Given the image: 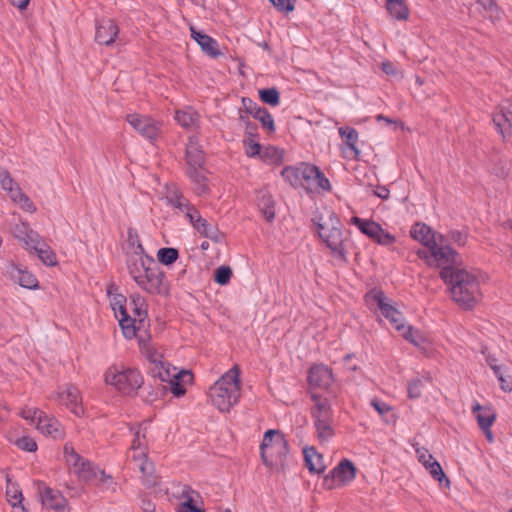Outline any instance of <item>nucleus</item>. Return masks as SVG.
<instances>
[{
  "mask_svg": "<svg viewBox=\"0 0 512 512\" xmlns=\"http://www.w3.org/2000/svg\"><path fill=\"white\" fill-rule=\"evenodd\" d=\"M439 277L448 285L452 299L462 308L471 309L477 303L480 293V283L477 277L466 269H445L439 272Z\"/></svg>",
  "mask_w": 512,
  "mask_h": 512,
  "instance_id": "nucleus-1",
  "label": "nucleus"
},
{
  "mask_svg": "<svg viewBox=\"0 0 512 512\" xmlns=\"http://www.w3.org/2000/svg\"><path fill=\"white\" fill-rule=\"evenodd\" d=\"M212 404L220 412H229L241 396L240 369L233 366L222 375L209 390Z\"/></svg>",
  "mask_w": 512,
  "mask_h": 512,
  "instance_id": "nucleus-2",
  "label": "nucleus"
},
{
  "mask_svg": "<svg viewBox=\"0 0 512 512\" xmlns=\"http://www.w3.org/2000/svg\"><path fill=\"white\" fill-rule=\"evenodd\" d=\"M323 218H313L312 222L316 226V232L323 243L330 249L331 254L347 263V243L348 239L343 235V225L336 213L330 211L328 220L322 222Z\"/></svg>",
  "mask_w": 512,
  "mask_h": 512,
  "instance_id": "nucleus-3",
  "label": "nucleus"
},
{
  "mask_svg": "<svg viewBox=\"0 0 512 512\" xmlns=\"http://www.w3.org/2000/svg\"><path fill=\"white\" fill-rule=\"evenodd\" d=\"M310 397L314 402L310 413L316 429L317 438L320 442L328 441L335 435L331 404L326 397H323L320 394L312 392Z\"/></svg>",
  "mask_w": 512,
  "mask_h": 512,
  "instance_id": "nucleus-4",
  "label": "nucleus"
},
{
  "mask_svg": "<svg viewBox=\"0 0 512 512\" xmlns=\"http://www.w3.org/2000/svg\"><path fill=\"white\" fill-rule=\"evenodd\" d=\"M105 382L114 386L125 395H131L143 385V377L137 369L127 368L119 371L110 367L105 372Z\"/></svg>",
  "mask_w": 512,
  "mask_h": 512,
  "instance_id": "nucleus-5",
  "label": "nucleus"
},
{
  "mask_svg": "<svg viewBox=\"0 0 512 512\" xmlns=\"http://www.w3.org/2000/svg\"><path fill=\"white\" fill-rule=\"evenodd\" d=\"M430 258L428 265L436 264L443 272L446 268L456 270L462 265V258L459 253L446 244L445 236L439 235L438 242H432L430 246Z\"/></svg>",
  "mask_w": 512,
  "mask_h": 512,
  "instance_id": "nucleus-6",
  "label": "nucleus"
},
{
  "mask_svg": "<svg viewBox=\"0 0 512 512\" xmlns=\"http://www.w3.org/2000/svg\"><path fill=\"white\" fill-rule=\"evenodd\" d=\"M137 285L146 292L153 295H168L169 284L166 281L165 272L154 262L147 272L139 280Z\"/></svg>",
  "mask_w": 512,
  "mask_h": 512,
  "instance_id": "nucleus-7",
  "label": "nucleus"
},
{
  "mask_svg": "<svg viewBox=\"0 0 512 512\" xmlns=\"http://www.w3.org/2000/svg\"><path fill=\"white\" fill-rule=\"evenodd\" d=\"M37 493L40 497L42 505L54 510L55 512H63L67 505L66 498L60 491L48 487L43 481H36Z\"/></svg>",
  "mask_w": 512,
  "mask_h": 512,
  "instance_id": "nucleus-8",
  "label": "nucleus"
},
{
  "mask_svg": "<svg viewBox=\"0 0 512 512\" xmlns=\"http://www.w3.org/2000/svg\"><path fill=\"white\" fill-rule=\"evenodd\" d=\"M126 120L135 131L150 141L155 140L160 133V123L150 117L134 113L128 114Z\"/></svg>",
  "mask_w": 512,
  "mask_h": 512,
  "instance_id": "nucleus-9",
  "label": "nucleus"
},
{
  "mask_svg": "<svg viewBox=\"0 0 512 512\" xmlns=\"http://www.w3.org/2000/svg\"><path fill=\"white\" fill-rule=\"evenodd\" d=\"M355 477L356 467L353 462L348 459H342L338 465L325 476L323 485L327 489H332L335 480L345 484L354 480Z\"/></svg>",
  "mask_w": 512,
  "mask_h": 512,
  "instance_id": "nucleus-10",
  "label": "nucleus"
},
{
  "mask_svg": "<svg viewBox=\"0 0 512 512\" xmlns=\"http://www.w3.org/2000/svg\"><path fill=\"white\" fill-rule=\"evenodd\" d=\"M289 443L285 440H279L270 451H268L267 462L265 466L276 469L278 472H284L288 467Z\"/></svg>",
  "mask_w": 512,
  "mask_h": 512,
  "instance_id": "nucleus-11",
  "label": "nucleus"
},
{
  "mask_svg": "<svg viewBox=\"0 0 512 512\" xmlns=\"http://www.w3.org/2000/svg\"><path fill=\"white\" fill-rule=\"evenodd\" d=\"M241 102L246 114H250L253 118L257 119L268 132H275L276 127L273 116L265 107L258 106L257 103L249 97H242Z\"/></svg>",
  "mask_w": 512,
  "mask_h": 512,
  "instance_id": "nucleus-12",
  "label": "nucleus"
},
{
  "mask_svg": "<svg viewBox=\"0 0 512 512\" xmlns=\"http://www.w3.org/2000/svg\"><path fill=\"white\" fill-rule=\"evenodd\" d=\"M310 163L301 162L295 166H285L281 171V176L288 182L292 187H302L306 191L308 190L307 174Z\"/></svg>",
  "mask_w": 512,
  "mask_h": 512,
  "instance_id": "nucleus-13",
  "label": "nucleus"
},
{
  "mask_svg": "<svg viewBox=\"0 0 512 512\" xmlns=\"http://www.w3.org/2000/svg\"><path fill=\"white\" fill-rule=\"evenodd\" d=\"M307 381L311 388L328 390L334 382L332 370L323 364L313 365L309 369Z\"/></svg>",
  "mask_w": 512,
  "mask_h": 512,
  "instance_id": "nucleus-14",
  "label": "nucleus"
},
{
  "mask_svg": "<svg viewBox=\"0 0 512 512\" xmlns=\"http://www.w3.org/2000/svg\"><path fill=\"white\" fill-rule=\"evenodd\" d=\"M153 257L145 254L126 256V265L132 279L138 283L147 270L154 265Z\"/></svg>",
  "mask_w": 512,
  "mask_h": 512,
  "instance_id": "nucleus-15",
  "label": "nucleus"
},
{
  "mask_svg": "<svg viewBox=\"0 0 512 512\" xmlns=\"http://www.w3.org/2000/svg\"><path fill=\"white\" fill-rule=\"evenodd\" d=\"M119 33L117 24L112 19L96 20L95 41L102 45H111Z\"/></svg>",
  "mask_w": 512,
  "mask_h": 512,
  "instance_id": "nucleus-16",
  "label": "nucleus"
},
{
  "mask_svg": "<svg viewBox=\"0 0 512 512\" xmlns=\"http://www.w3.org/2000/svg\"><path fill=\"white\" fill-rule=\"evenodd\" d=\"M495 129L505 140L511 134L512 128V101L506 106H500L499 110L493 114L492 118Z\"/></svg>",
  "mask_w": 512,
  "mask_h": 512,
  "instance_id": "nucleus-17",
  "label": "nucleus"
},
{
  "mask_svg": "<svg viewBox=\"0 0 512 512\" xmlns=\"http://www.w3.org/2000/svg\"><path fill=\"white\" fill-rule=\"evenodd\" d=\"M133 460L137 462V466L143 474L142 482L145 487L151 489L160 486L159 477L153 474L154 464L147 459L144 452H141L138 456L134 455Z\"/></svg>",
  "mask_w": 512,
  "mask_h": 512,
  "instance_id": "nucleus-18",
  "label": "nucleus"
},
{
  "mask_svg": "<svg viewBox=\"0 0 512 512\" xmlns=\"http://www.w3.org/2000/svg\"><path fill=\"white\" fill-rule=\"evenodd\" d=\"M191 37L201 47V50L212 58H217L221 55L217 41L203 31L196 30L194 27L190 28Z\"/></svg>",
  "mask_w": 512,
  "mask_h": 512,
  "instance_id": "nucleus-19",
  "label": "nucleus"
},
{
  "mask_svg": "<svg viewBox=\"0 0 512 512\" xmlns=\"http://www.w3.org/2000/svg\"><path fill=\"white\" fill-rule=\"evenodd\" d=\"M10 279L26 289H37L38 280L34 274L23 270L15 264H11L8 270Z\"/></svg>",
  "mask_w": 512,
  "mask_h": 512,
  "instance_id": "nucleus-20",
  "label": "nucleus"
},
{
  "mask_svg": "<svg viewBox=\"0 0 512 512\" xmlns=\"http://www.w3.org/2000/svg\"><path fill=\"white\" fill-rule=\"evenodd\" d=\"M307 176H308L307 183H306V184H308L307 192L312 191L313 187L321 188L325 191H331L332 187H331L330 181L316 165H313V164L309 165Z\"/></svg>",
  "mask_w": 512,
  "mask_h": 512,
  "instance_id": "nucleus-21",
  "label": "nucleus"
},
{
  "mask_svg": "<svg viewBox=\"0 0 512 512\" xmlns=\"http://www.w3.org/2000/svg\"><path fill=\"white\" fill-rule=\"evenodd\" d=\"M410 235L414 240L419 241L429 249L432 242H438L431 227L425 223H415L411 228Z\"/></svg>",
  "mask_w": 512,
  "mask_h": 512,
  "instance_id": "nucleus-22",
  "label": "nucleus"
},
{
  "mask_svg": "<svg viewBox=\"0 0 512 512\" xmlns=\"http://www.w3.org/2000/svg\"><path fill=\"white\" fill-rule=\"evenodd\" d=\"M37 429L54 439H61L63 437V431L59 421L55 418L48 417L45 413L39 418V421H37Z\"/></svg>",
  "mask_w": 512,
  "mask_h": 512,
  "instance_id": "nucleus-23",
  "label": "nucleus"
},
{
  "mask_svg": "<svg viewBox=\"0 0 512 512\" xmlns=\"http://www.w3.org/2000/svg\"><path fill=\"white\" fill-rule=\"evenodd\" d=\"M305 465L311 473L320 474L324 472L325 465L323 456L314 447H306L303 450Z\"/></svg>",
  "mask_w": 512,
  "mask_h": 512,
  "instance_id": "nucleus-24",
  "label": "nucleus"
},
{
  "mask_svg": "<svg viewBox=\"0 0 512 512\" xmlns=\"http://www.w3.org/2000/svg\"><path fill=\"white\" fill-rule=\"evenodd\" d=\"M472 412L480 428H491L496 420V413L491 407L476 403L472 407Z\"/></svg>",
  "mask_w": 512,
  "mask_h": 512,
  "instance_id": "nucleus-25",
  "label": "nucleus"
},
{
  "mask_svg": "<svg viewBox=\"0 0 512 512\" xmlns=\"http://www.w3.org/2000/svg\"><path fill=\"white\" fill-rule=\"evenodd\" d=\"M284 434L279 430L269 429L264 433L263 440L260 445V455L263 462H267L268 451L274 448L276 442L285 440Z\"/></svg>",
  "mask_w": 512,
  "mask_h": 512,
  "instance_id": "nucleus-26",
  "label": "nucleus"
},
{
  "mask_svg": "<svg viewBox=\"0 0 512 512\" xmlns=\"http://www.w3.org/2000/svg\"><path fill=\"white\" fill-rule=\"evenodd\" d=\"M186 160L189 167H202L205 162L204 152L198 142L192 138L186 147Z\"/></svg>",
  "mask_w": 512,
  "mask_h": 512,
  "instance_id": "nucleus-27",
  "label": "nucleus"
},
{
  "mask_svg": "<svg viewBox=\"0 0 512 512\" xmlns=\"http://www.w3.org/2000/svg\"><path fill=\"white\" fill-rule=\"evenodd\" d=\"M341 138L343 139L344 143L349 147L352 158L355 160L360 159V150L357 147L358 142V132L355 128L344 126L340 127L338 130Z\"/></svg>",
  "mask_w": 512,
  "mask_h": 512,
  "instance_id": "nucleus-28",
  "label": "nucleus"
},
{
  "mask_svg": "<svg viewBox=\"0 0 512 512\" xmlns=\"http://www.w3.org/2000/svg\"><path fill=\"white\" fill-rule=\"evenodd\" d=\"M351 223L357 226L361 233L368 236L372 240L378 237V233L382 232L381 225L371 220H365L354 216L351 218Z\"/></svg>",
  "mask_w": 512,
  "mask_h": 512,
  "instance_id": "nucleus-29",
  "label": "nucleus"
},
{
  "mask_svg": "<svg viewBox=\"0 0 512 512\" xmlns=\"http://www.w3.org/2000/svg\"><path fill=\"white\" fill-rule=\"evenodd\" d=\"M124 250L126 256L146 253L140 241L138 232L133 227H129L127 229V240L126 247L124 248Z\"/></svg>",
  "mask_w": 512,
  "mask_h": 512,
  "instance_id": "nucleus-30",
  "label": "nucleus"
},
{
  "mask_svg": "<svg viewBox=\"0 0 512 512\" xmlns=\"http://www.w3.org/2000/svg\"><path fill=\"white\" fill-rule=\"evenodd\" d=\"M116 291L117 287L115 284H111L107 288L111 308L115 314L117 312H119L120 315L126 314L128 313L126 309L127 298L123 294L117 293Z\"/></svg>",
  "mask_w": 512,
  "mask_h": 512,
  "instance_id": "nucleus-31",
  "label": "nucleus"
},
{
  "mask_svg": "<svg viewBox=\"0 0 512 512\" xmlns=\"http://www.w3.org/2000/svg\"><path fill=\"white\" fill-rule=\"evenodd\" d=\"M258 207L267 222H272L275 218V202L273 197L267 192H261L258 197Z\"/></svg>",
  "mask_w": 512,
  "mask_h": 512,
  "instance_id": "nucleus-32",
  "label": "nucleus"
},
{
  "mask_svg": "<svg viewBox=\"0 0 512 512\" xmlns=\"http://www.w3.org/2000/svg\"><path fill=\"white\" fill-rule=\"evenodd\" d=\"M386 7L389 14L397 20H407L409 8L405 0H386Z\"/></svg>",
  "mask_w": 512,
  "mask_h": 512,
  "instance_id": "nucleus-33",
  "label": "nucleus"
},
{
  "mask_svg": "<svg viewBox=\"0 0 512 512\" xmlns=\"http://www.w3.org/2000/svg\"><path fill=\"white\" fill-rule=\"evenodd\" d=\"M130 305L132 306V311L135 317L138 320L139 326L142 325L147 318V304L140 294H132L130 296Z\"/></svg>",
  "mask_w": 512,
  "mask_h": 512,
  "instance_id": "nucleus-34",
  "label": "nucleus"
},
{
  "mask_svg": "<svg viewBox=\"0 0 512 512\" xmlns=\"http://www.w3.org/2000/svg\"><path fill=\"white\" fill-rule=\"evenodd\" d=\"M181 378H188L190 381L193 379V374L189 371L176 372V368H173V379L168 384L170 391L176 397H181L186 393L184 385L180 382Z\"/></svg>",
  "mask_w": 512,
  "mask_h": 512,
  "instance_id": "nucleus-35",
  "label": "nucleus"
},
{
  "mask_svg": "<svg viewBox=\"0 0 512 512\" xmlns=\"http://www.w3.org/2000/svg\"><path fill=\"white\" fill-rule=\"evenodd\" d=\"M59 396H60L61 401L63 403H65L67 406H70L72 408V411L76 415L80 414V411H79V408H78L79 390H78L77 387H75L73 385H70ZM80 410L82 411L81 407H80Z\"/></svg>",
  "mask_w": 512,
  "mask_h": 512,
  "instance_id": "nucleus-36",
  "label": "nucleus"
},
{
  "mask_svg": "<svg viewBox=\"0 0 512 512\" xmlns=\"http://www.w3.org/2000/svg\"><path fill=\"white\" fill-rule=\"evenodd\" d=\"M168 204L174 208L184 212L185 209L190 205L189 201L183 196V194L177 189L176 186L168 188L167 193Z\"/></svg>",
  "mask_w": 512,
  "mask_h": 512,
  "instance_id": "nucleus-37",
  "label": "nucleus"
},
{
  "mask_svg": "<svg viewBox=\"0 0 512 512\" xmlns=\"http://www.w3.org/2000/svg\"><path fill=\"white\" fill-rule=\"evenodd\" d=\"M137 318H132L128 313L121 315L119 325L126 339H132L136 336L139 326H136Z\"/></svg>",
  "mask_w": 512,
  "mask_h": 512,
  "instance_id": "nucleus-38",
  "label": "nucleus"
},
{
  "mask_svg": "<svg viewBox=\"0 0 512 512\" xmlns=\"http://www.w3.org/2000/svg\"><path fill=\"white\" fill-rule=\"evenodd\" d=\"M200 168L201 167H189L187 172L190 179L197 185L195 188L197 194L205 193L208 190L206 184L207 178L203 172L200 171Z\"/></svg>",
  "mask_w": 512,
  "mask_h": 512,
  "instance_id": "nucleus-39",
  "label": "nucleus"
},
{
  "mask_svg": "<svg viewBox=\"0 0 512 512\" xmlns=\"http://www.w3.org/2000/svg\"><path fill=\"white\" fill-rule=\"evenodd\" d=\"M179 258V251L174 247H163L157 252V259L160 264L170 266Z\"/></svg>",
  "mask_w": 512,
  "mask_h": 512,
  "instance_id": "nucleus-40",
  "label": "nucleus"
},
{
  "mask_svg": "<svg viewBox=\"0 0 512 512\" xmlns=\"http://www.w3.org/2000/svg\"><path fill=\"white\" fill-rule=\"evenodd\" d=\"M386 319H388L391 325L398 331H402L405 329L404 316L403 314L394 306L389 307L382 314Z\"/></svg>",
  "mask_w": 512,
  "mask_h": 512,
  "instance_id": "nucleus-41",
  "label": "nucleus"
},
{
  "mask_svg": "<svg viewBox=\"0 0 512 512\" xmlns=\"http://www.w3.org/2000/svg\"><path fill=\"white\" fill-rule=\"evenodd\" d=\"M259 99L264 104L277 106L280 103V92L277 88H263L259 90Z\"/></svg>",
  "mask_w": 512,
  "mask_h": 512,
  "instance_id": "nucleus-42",
  "label": "nucleus"
},
{
  "mask_svg": "<svg viewBox=\"0 0 512 512\" xmlns=\"http://www.w3.org/2000/svg\"><path fill=\"white\" fill-rule=\"evenodd\" d=\"M0 183L4 190H6L13 199L15 197L14 190L15 189H21L19 185L14 181V179L11 177L8 170L0 167Z\"/></svg>",
  "mask_w": 512,
  "mask_h": 512,
  "instance_id": "nucleus-43",
  "label": "nucleus"
},
{
  "mask_svg": "<svg viewBox=\"0 0 512 512\" xmlns=\"http://www.w3.org/2000/svg\"><path fill=\"white\" fill-rule=\"evenodd\" d=\"M426 470H428L429 473L431 474V476L435 480H437L440 484L445 482V486L448 487L450 485V480L444 473V471L438 461L433 460L431 463H428V465H426Z\"/></svg>",
  "mask_w": 512,
  "mask_h": 512,
  "instance_id": "nucleus-44",
  "label": "nucleus"
},
{
  "mask_svg": "<svg viewBox=\"0 0 512 512\" xmlns=\"http://www.w3.org/2000/svg\"><path fill=\"white\" fill-rule=\"evenodd\" d=\"M38 257L41 259V261L48 266H54L56 265V255L53 252V250L47 246L45 243H42V245L35 250Z\"/></svg>",
  "mask_w": 512,
  "mask_h": 512,
  "instance_id": "nucleus-45",
  "label": "nucleus"
},
{
  "mask_svg": "<svg viewBox=\"0 0 512 512\" xmlns=\"http://www.w3.org/2000/svg\"><path fill=\"white\" fill-rule=\"evenodd\" d=\"M260 158L264 161L269 160L271 163L279 164L283 161V151L275 146H268L263 150Z\"/></svg>",
  "mask_w": 512,
  "mask_h": 512,
  "instance_id": "nucleus-46",
  "label": "nucleus"
},
{
  "mask_svg": "<svg viewBox=\"0 0 512 512\" xmlns=\"http://www.w3.org/2000/svg\"><path fill=\"white\" fill-rule=\"evenodd\" d=\"M232 277V269L229 266H220L214 271V281L221 285H227Z\"/></svg>",
  "mask_w": 512,
  "mask_h": 512,
  "instance_id": "nucleus-47",
  "label": "nucleus"
},
{
  "mask_svg": "<svg viewBox=\"0 0 512 512\" xmlns=\"http://www.w3.org/2000/svg\"><path fill=\"white\" fill-rule=\"evenodd\" d=\"M14 194L15 197L12 200L19 203L21 208L28 212H34L36 210L33 202L25 193H23L22 189H15Z\"/></svg>",
  "mask_w": 512,
  "mask_h": 512,
  "instance_id": "nucleus-48",
  "label": "nucleus"
},
{
  "mask_svg": "<svg viewBox=\"0 0 512 512\" xmlns=\"http://www.w3.org/2000/svg\"><path fill=\"white\" fill-rule=\"evenodd\" d=\"M197 114L193 111H180L175 114V120L184 128H189L194 124Z\"/></svg>",
  "mask_w": 512,
  "mask_h": 512,
  "instance_id": "nucleus-49",
  "label": "nucleus"
},
{
  "mask_svg": "<svg viewBox=\"0 0 512 512\" xmlns=\"http://www.w3.org/2000/svg\"><path fill=\"white\" fill-rule=\"evenodd\" d=\"M424 388V380L421 378H414L408 382L407 392L408 397L411 399H417L421 396Z\"/></svg>",
  "mask_w": 512,
  "mask_h": 512,
  "instance_id": "nucleus-50",
  "label": "nucleus"
},
{
  "mask_svg": "<svg viewBox=\"0 0 512 512\" xmlns=\"http://www.w3.org/2000/svg\"><path fill=\"white\" fill-rule=\"evenodd\" d=\"M200 234L205 238H209L215 243H221L225 237L224 233H222L216 226H213L209 223L202 229Z\"/></svg>",
  "mask_w": 512,
  "mask_h": 512,
  "instance_id": "nucleus-51",
  "label": "nucleus"
},
{
  "mask_svg": "<svg viewBox=\"0 0 512 512\" xmlns=\"http://www.w3.org/2000/svg\"><path fill=\"white\" fill-rule=\"evenodd\" d=\"M402 336L405 340L417 347H419L424 340L419 331L415 330L412 326H405V329L402 330Z\"/></svg>",
  "mask_w": 512,
  "mask_h": 512,
  "instance_id": "nucleus-52",
  "label": "nucleus"
},
{
  "mask_svg": "<svg viewBox=\"0 0 512 512\" xmlns=\"http://www.w3.org/2000/svg\"><path fill=\"white\" fill-rule=\"evenodd\" d=\"M366 297H372L373 300L377 303L378 308L381 310V313L383 314L386 309H389L392 305L389 303H386V296L383 291L381 290H371L369 293L366 294Z\"/></svg>",
  "mask_w": 512,
  "mask_h": 512,
  "instance_id": "nucleus-53",
  "label": "nucleus"
},
{
  "mask_svg": "<svg viewBox=\"0 0 512 512\" xmlns=\"http://www.w3.org/2000/svg\"><path fill=\"white\" fill-rule=\"evenodd\" d=\"M77 468L78 475L83 480H90L96 476L92 463L88 460H83Z\"/></svg>",
  "mask_w": 512,
  "mask_h": 512,
  "instance_id": "nucleus-54",
  "label": "nucleus"
},
{
  "mask_svg": "<svg viewBox=\"0 0 512 512\" xmlns=\"http://www.w3.org/2000/svg\"><path fill=\"white\" fill-rule=\"evenodd\" d=\"M245 144V153L248 157H261L263 152L261 144L255 142L253 139L244 140Z\"/></svg>",
  "mask_w": 512,
  "mask_h": 512,
  "instance_id": "nucleus-55",
  "label": "nucleus"
},
{
  "mask_svg": "<svg viewBox=\"0 0 512 512\" xmlns=\"http://www.w3.org/2000/svg\"><path fill=\"white\" fill-rule=\"evenodd\" d=\"M15 444L19 449L23 451L35 452L37 450V443L29 436H23L17 439Z\"/></svg>",
  "mask_w": 512,
  "mask_h": 512,
  "instance_id": "nucleus-56",
  "label": "nucleus"
},
{
  "mask_svg": "<svg viewBox=\"0 0 512 512\" xmlns=\"http://www.w3.org/2000/svg\"><path fill=\"white\" fill-rule=\"evenodd\" d=\"M25 245L28 247V248H31L33 250H36L37 248H39L43 242H41V237L40 235L30 229L26 235V237H24V241Z\"/></svg>",
  "mask_w": 512,
  "mask_h": 512,
  "instance_id": "nucleus-57",
  "label": "nucleus"
},
{
  "mask_svg": "<svg viewBox=\"0 0 512 512\" xmlns=\"http://www.w3.org/2000/svg\"><path fill=\"white\" fill-rule=\"evenodd\" d=\"M43 414L44 412L38 408H25L21 411L20 415L22 418L37 424V421H39Z\"/></svg>",
  "mask_w": 512,
  "mask_h": 512,
  "instance_id": "nucleus-58",
  "label": "nucleus"
},
{
  "mask_svg": "<svg viewBox=\"0 0 512 512\" xmlns=\"http://www.w3.org/2000/svg\"><path fill=\"white\" fill-rule=\"evenodd\" d=\"M177 512H205V510L195 505L194 498H188L179 505Z\"/></svg>",
  "mask_w": 512,
  "mask_h": 512,
  "instance_id": "nucleus-59",
  "label": "nucleus"
},
{
  "mask_svg": "<svg viewBox=\"0 0 512 512\" xmlns=\"http://www.w3.org/2000/svg\"><path fill=\"white\" fill-rule=\"evenodd\" d=\"M273 5L282 12H292L295 8L294 3L296 0H269Z\"/></svg>",
  "mask_w": 512,
  "mask_h": 512,
  "instance_id": "nucleus-60",
  "label": "nucleus"
},
{
  "mask_svg": "<svg viewBox=\"0 0 512 512\" xmlns=\"http://www.w3.org/2000/svg\"><path fill=\"white\" fill-rule=\"evenodd\" d=\"M447 237L458 246H464L467 241V234L459 230L450 231Z\"/></svg>",
  "mask_w": 512,
  "mask_h": 512,
  "instance_id": "nucleus-61",
  "label": "nucleus"
},
{
  "mask_svg": "<svg viewBox=\"0 0 512 512\" xmlns=\"http://www.w3.org/2000/svg\"><path fill=\"white\" fill-rule=\"evenodd\" d=\"M374 241L380 245H391L396 241V238L394 235L390 234L382 228V232L378 233V237H376Z\"/></svg>",
  "mask_w": 512,
  "mask_h": 512,
  "instance_id": "nucleus-62",
  "label": "nucleus"
},
{
  "mask_svg": "<svg viewBox=\"0 0 512 512\" xmlns=\"http://www.w3.org/2000/svg\"><path fill=\"white\" fill-rule=\"evenodd\" d=\"M167 390V386L160 385V387H157L156 390L152 389L151 391H148V394L144 397V400L148 403H153L159 395H162Z\"/></svg>",
  "mask_w": 512,
  "mask_h": 512,
  "instance_id": "nucleus-63",
  "label": "nucleus"
},
{
  "mask_svg": "<svg viewBox=\"0 0 512 512\" xmlns=\"http://www.w3.org/2000/svg\"><path fill=\"white\" fill-rule=\"evenodd\" d=\"M164 366V363L162 362H153L149 368L148 373L150 376L154 379V381L158 380V378L161 376V370Z\"/></svg>",
  "mask_w": 512,
  "mask_h": 512,
  "instance_id": "nucleus-64",
  "label": "nucleus"
}]
</instances>
